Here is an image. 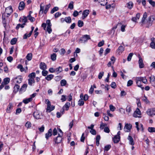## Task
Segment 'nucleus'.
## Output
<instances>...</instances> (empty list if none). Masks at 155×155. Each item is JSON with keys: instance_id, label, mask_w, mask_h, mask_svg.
<instances>
[{"instance_id": "nucleus-1", "label": "nucleus", "mask_w": 155, "mask_h": 155, "mask_svg": "<svg viewBox=\"0 0 155 155\" xmlns=\"http://www.w3.org/2000/svg\"><path fill=\"white\" fill-rule=\"evenodd\" d=\"M91 39L90 36L89 35H83L82 37L80 38L79 42L81 43H84L87 42L88 40Z\"/></svg>"}, {"instance_id": "nucleus-2", "label": "nucleus", "mask_w": 155, "mask_h": 155, "mask_svg": "<svg viewBox=\"0 0 155 155\" xmlns=\"http://www.w3.org/2000/svg\"><path fill=\"white\" fill-rule=\"evenodd\" d=\"M147 114L149 116L152 117L155 115V108L149 109L147 111Z\"/></svg>"}, {"instance_id": "nucleus-3", "label": "nucleus", "mask_w": 155, "mask_h": 155, "mask_svg": "<svg viewBox=\"0 0 155 155\" xmlns=\"http://www.w3.org/2000/svg\"><path fill=\"white\" fill-rule=\"evenodd\" d=\"M141 114V113L140 110L137 108L136 110L134 112L133 116L135 117H141L138 115H140Z\"/></svg>"}, {"instance_id": "nucleus-4", "label": "nucleus", "mask_w": 155, "mask_h": 155, "mask_svg": "<svg viewBox=\"0 0 155 155\" xmlns=\"http://www.w3.org/2000/svg\"><path fill=\"white\" fill-rule=\"evenodd\" d=\"M13 12L11 6H9L6 8L5 10V13L8 15L7 16L10 15Z\"/></svg>"}, {"instance_id": "nucleus-5", "label": "nucleus", "mask_w": 155, "mask_h": 155, "mask_svg": "<svg viewBox=\"0 0 155 155\" xmlns=\"http://www.w3.org/2000/svg\"><path fill=\"white\" fill-rule=\"evenodd\" d=\"M132 127V125L128 124H126L124 128V130L126 132H129L130 131Z\"/></svg>"}, {"instance_id": "nucleus-6", "label": "nucleus", "mask_w": 155, "mask_h": 155, "mask_svg": "<svg viewBox=\"0 0 155 155\" xmlns=\"http://www.w3.org/2000/svg\"><path fill=\"white\" fill-rule=\"evenodd\" d=\"M62 134H58V136L56 137V138L54 139V141L55 143H60L62 140Z\"/></svg>"}, {"instance_id": "nucleus-7", "label": "nucleus", "mask_w": 155, "mask_h": 155, "mask_svg": "<svg viewBox=\"0 0 155 155\" xmlns=\"http://www.w3.org/2000/svg\"><path fill=\"white\" fill-rule=\"evenodd\" d=\"M89 13V10H85L82 13L83 16L82 18V19H84L86 18L88 15Z\"/></svg>"}, {"instance_id": "nucleus-8", "label": "nucleus", "mask_w": 155, "mask_h": 155, "mask_svg": "<svg viewBox=\"0 0 155 155\" xmlns=\"http://www.w3.org/2000/svg\"><path fill=\"white\" fill-rule=\"evenodd\" d=\"M52 135V130L50 129L48 130V132L45 134V137L47 140H48L49 137H51Z\"/></svg>"}, {"instance_id": "nucleus-9", "label": "nucleus", "mask_w": 155, "mask_h": 155, "mask_svg": "<svg viewBox=\"0 0 155 155\" xmlns=\"http://www.w3.org/2000/svg\"><path fill=\"white\" fill-rule=\"evenodd\" d=\"M139 60L138 63L139 64V66L140 68H142L144 67V64L143 62V61L140 56L139 57Z\"/></svg>"}, {"instance_id": "nucleus-10", "label": "nucleus", "mask_w": 155, "mask_h": 155, "mask_svg": "<svg viewBox=\"0 0 155 155\" xmlns=\"http://www.w3.org/2000/svg\"><path fill=\"white\" fill-rule=\"evenodd\" d=\"M150 81L152 85L155 87V78L154 76L149 77Z\"/></svg>"}, {"instance_id": "nucleus-11", "label": "nucleus", "mask_w": 155, "mask_h": 155, "mask_svg": "<svg viewBox=\"0 0 155 155\" xmlns=\"http://www.w3.org/2000/svg\"><path fill=\"white\" fill-rule=\"evenodd\" d=\"M25 7V4L23 2H21L19 4L18 9L19 10H23Z\"/></svg>"}, {"instance_id": "nucleus-12", "label": "nucleus", "mask_w": 155, "mask_h": 155, "mask_svg": "<svg viewBox=\"0 0 155 155\" xmlns=\"http://www.w3.org/2000/svg\"><path fill=\"white\" fill-rule=\"evenodd\" d=\"M126 7L128 9H131L133 7L134 4L131 1L129 2L126 4Z\"/></svg>"}, {"instance_id": "nucleus-13", "label": "nucleus", "mask_w": 155, "mask_h": 155, "mask_svg": "<svg viewBox=\"0 0 155 155\" xmlns=\"http://www.w3.org/2000/svg\"><path fill=\"white\" fill-rule=\"evenodd\" d=\"M44 5L43 3H41L40 4V11H39V14H41V15L43 13V12H44Z\"/></svg>"}, {"instance_id": "nucleus-14", "label": "nucleus", "mask_w": 155, "mask_h": 155, "mask_svg": "<svg viewBox=\"0 0 155 155\" xmlns=\"http://www.w3.org/2000/svg\"><path fill=\"white\" fill-rule=\"evenodd\" d=\"M40 68L43 70H45L46 69V65L43 62H41L40 64Z\"/></svg>"}, {"instance_id": "nucleus-15", "label": "nucleus", "mask_w": 155, "mask_h": 155, "mask_svg": "<svg viewBox=\"0 0 155 155\" xmlns=\"http://www.w3.org/2000/svg\"><path fill=\"white\" fill-rule=\"evenodd\" d=\"M27 84H24L21 87L19 91L20 92H24L26 90V89L27 88Z\"/></svg>"}, {"instance_id": "nucleus-16", "label": "nucleus", "mask_w": 155, "mask_h": 155, "mask_svg": "<svg viewBox=\"0 0 155 155\" xmlns=\"http://www.w3.org/2000/svg\"><path fill=\"white\" fill-rule=\"evenodd\" d=\"M127 139L129 141V144L131 145H134V141L132 137L130 136H129Z\"/></svg>"}, {"instance_id": "nucleus-17", "label": "nucleus", "mask_w": 155, "mask_h": 155, "mask_svg": "<svg viewBox=\"0 0 155 155\" xmlns=\"http://www.w3.org/2000/svg\"><path fill=\"white\" fill-rule=\"evenodd\" d=\"M154 20V18L153 16H150L148 18L147 22L150 24H152L153 21Z\"/></svg>"}, {"instance_id": "nucleus-18", "label": "nucleus", "mask_w": 155, "mask_h": 155, "mask_svg": "<svg viewBox=\"0 0 155 155\" xmlns=\"http://www.w3.org/2000/svg\"><path fill=\"white\" fill-rule=\"evenodd\" d=\"M13 108V106L12 104L9 103L8 104L7 108V112L8 113H10L11 112V110Z\"/></svg>"}, {"instance_id": "nucleus-19", "label": "nucleus", "mask_w": 155, "mask_h": 155, "mask_svg": "<svg viewBox=\"0 0 155 155\" xmlns=\"http://www.w3.org/2000/svg\"><path fill=\"white\" fill-rule=\"evenodd\" d=\"M120 139V138L115 136L113 138V140L114 143H117L119 141Z\"/></svg>"}, {"instance_id": "nucleus-20", "label": "nucleus", "mask_w": 155, "mask_h": 155, "mask_svg": "<svg viewBox=\"0 0 155 155\" xmlns=\"http://www.w3.org/2000/svg\"><path fill=\"white\" fill-rule=\"evenodd\" d=\"M20 86L17 84H16L15 85L14 87L13 92L15 93H16L19 89Z\"/></svg>"}, {"instance_id": "nucleus-21", "label": "nucleus", "mask_w": 155, "mask_h": 155, "mask_svg": "<svg viewBox=\"0 0 155 155\" xmlns=\"http://www.w3.org/2000/svg\"><path fill=\"white\" fill-rule=\"evenodd\" d=\"M28 80V84L29 85L32 86L33 84H34L35 83V81L34 79L29 78Z\"/></svg>"}, {"instance_id": "nucleus-22", "label": "nucleus", "mask_w": 155, "mask_h": 155, "mask_svg": "<svg viewBox=\"0 0 155 155\" xmlns=\"http://www.w3.org/2000/svg\"><path fill=\"white\" fill-rule=\"evenodd\" d=\"M62 71V68L61 67H59L55 69V72H57V74L61 72Z\"/></svg>"}, {"instance_id": "nucleus-23", "label": "nucleus", "mask_w": 155, "mask_h": 155, "mask_svg": "<svg viewBox=\"0 0 155 155\" xmlns=\"http://www.w3.org/2000/svg\"><path fill=\"white\" fill-rule=\"evenodd\" d=\"M70 106V103L68 102L66 103L63 107L64 109L65 108L66 110H68Z\"/></svg>"}, {"instance_id": "nucleus-24", "label": "nucleus", "mask_w": 155, "mask_h": 155, "mask_svg": "<svg viewBox=\"0 0 155 155\" xmlns=\"http://www.w3.org/2000/svg\"><path fill=\"white\" fill-rule=\"evenodd\" d=\"M54 75L53 74H50L48 75L45 77V79L48 81H50L53 78Z\"/></svg>"}, {"instance_id": "nucleus-25", "label": "nucleus", "mask_w": 155, "mask_h": 155, "mask_svg": "<svg viewBox=\"0 0 155 155\" xmlns=\"http://www.w3.org/2000/svg\"><path fill=\"white\" fill-rule=\"evenodd\" d=\"M32 100L31 99V97H30L28 98L25 99H24L23 100V102L25 104H27L29 102H31Z\"/></svg>"}, {"instance_id": "nucleus-26", "label": "nucleus", "mask_w": 155, "mask_h": 155, "mask_svg": "<svg viewBox=\"0 0 155 155\" xmlns=\"http://www.w3.org/2000/svg\"><path fill=\"white\" fill-rule=\"evenodd\" d=\"M32 57V54L31 53H28L27 55L26 58L28 61L31 60Z\"/></svg>"}, {"instance_id": "nucleus-27", "label": "nucleus", "mask_w": 155, "mask_h": 155, "mask_svg": "<svg viewBox=\"0 0 155 155\" xmlns=\"http://www.w3.org/2000/svg\"><path fill=\"white\" fill-rule=\"evenodd\" d=\"M64 20L68 23H70L71 22V19L70 17H65Z\"/></svg>"}, {"instance_id": "nucleus-28", "label": "nucleus", "mask_w": 155, "mask_h": 155, "mask_svg": "<svg viewBox=\"0 0 155 155\" xmlns=\"http://www.w3.org/2000/svg\"><path fill=\"white\" fill-rule=\"evenodd\" d=\"M34 116L36 119H39L40 118V115L38 112H35L34 113Z\"/></svg>"}, {"instance_id": "nucleus-29", "label": "nucleus", "mask_w": 155, "mask_h": 155, "mask_svg": "<svg viewBox=\"0 0 155 155\" xmlns=\"http://www.w3.org/2000/svg\"><path fill=\"white\" fill-rule=\"evenodd\" d=\"M50 6L51 5L50 4H49L47 5L46 6L45 9L44 11V13L45 14H46L47 13Z\"/></svg>"}, {"instance_id": "nucleus-30", "label": "nucleus", "mask_w": 155, "mask_h": 155, "mask_svg": "<svg viewBox=\"0 0 155 155\" xmlns=\"http://www.w3.org/2000/svg\"><path fill=\"white\" fill-rule=\"evenodd\" d=\"M56 54L55 53H53L51 55V58L53 61H54L56 59Z\"/></svg>"}, {"instance_id": "nucleus-31", "label": "nucleus", "mask_w": 155, "mask_h": 155, "mask_svg": "<svg viewBox=\"0 0 155 155\" xmlns=\"http://www.w3.org/2000/svg\"><path fill=\"white\" fill-rule=\"evenodd\" d=\"M25 25V23H23L22 24H18L16 27V29L17 30H18L20 27H21V28H23L24 27Z\"/></svg>"}, {"instance_id": "nucleus-32", "label": "nucleus", "mask_w": 155, "mask_h": 155, "mask_svg": "<svg viewBox=\"0 0 155 155\" xmlns=\"http://www.w3.org/2000/svg\"><path fill=\"white\" fill-rule=\"evenodd\" d=\"M17 41V39L16 38H12L11 41L10 43L12 45H14L15 44Z\"/></svg>"}, {"instance_id": "nucleus-33", "label": "nucleus", "mask_w": 155, "mask_h": 155, "mask_svg": "<svg viewBox=\"0 0 155 155\" xmlns=\"http://www.w3.org/2000/svg\"><path fill=\"white\" fill-rule=\"evenodd\" d=\"M10 81V79L8 78H6L4 79V84L6 85L9 83Z\"/></svg>"}, {"instance_id": "nucleus-34", "label": "nucleus", "mask_w": 155, "mask_h": 155, "mask_svg": "<svg viewBox=\"0 0 155 155\" xmlns=\"http://www.w3.org/2000/svg\"><path fill=\"white\" fill-rule=\"evenodd\" d=\"M54 106H52L49 107V108L48 110V107L46 109V112H50L51 111L54 110Z\"/></svg>"}, {"instance_id": "nucleus-35", "label": "nucleus", "mask_w": 155, "mask_h": 155, "mask_svg": "<svg viewBox=\"0 0 155 155\" xmlns=\"http://www.w3.org/2000/svg\"><path fill=\"white\" fill-rule=\"evenodd\" d=\"M147 17V13L146 12L144 13L143 16L142 18V19L141 21V22L142 23H143L144 21L146 18Z\"/></svg>"}, {"instance_id": "nucleus-36", "label": "nucleus", "mask_w": 155, "mask_h": 155, "mask_svg": "<svg viewBox=\"0 0 155 155\" xmlns=\"http://www.w3.org/2000/svg\"><path fill=\"white\" fill-rule=\"evenodd\" d=\"M28 77L29 78H33L35 77V72H32L29 75Z\"/></svg>"}, {"instance_id": "nucleus-37", "label": "nucleus", "mask_w": 155, "mask_h": 155, "mask_svg": "<svg viewBox=\"0 0 155 155\" xmlns=\"http://www.w3.org/2000/svg\"><path fill=\"white\" fill-rule=\"evenodd\" d=\"M84 25L83 22L81 20H79L78 23V25L79 27H81L83 26Z\"/></svg>"}, {"instance_id": "nucleus-38", "label": "nucleus", "mask_w": 155, "mask_h": 155, "mask_svg": "<svg viewBox=\"0 0 155 155\" xmlns=\"http://www.w3.org/2000/svg\"><path fill=\"white\" fill-rule=\"evenodd\" d=\"M60 83L61 86H64L66 84L67 81L63 79L61 81Z\"/></svg>"}, {"instance_id": "nucleus-39", "label": "nucleus", "mask_w": 155, "mask_h": 155, "mask_svg": "<svg viewBox=\"0 0 155 155\" xmlns=\"http://www.w3.org/2000/svg\"><path fill=\"white\" fill-rule=\"evenodd\" d=\"M118 50L119 52L122 53L124 51V48L123 46L120 45L118 47Z\"/></svg>"}, {"instance_id": "nucleus-40", "label": "nucleus", "mask_w": 155, "mask_h": 155, "mask_svg": "<svg viewBox=\"0 0 155 155\" xmlns=\"http://www.w3.org/2000/svg\"><path fill=\"white\" fill-rule=\"evenodd\" d=\"M74 2L72 1L68 5V8L72 10L73 8Z\"/></svg>"}, {"instance_id": "nucleus-41", "label": "nucleus", "mask_w": 155, "mask_h": 155, "mask_svg": "<svg viewBox=\"0 0 155 155\" xmlns=\"http://www.w3.org/2000/svg\"><path fill=\"white\" fill-rule=\"evenodd\" d=\"M58 8L57 7H54L51 10V13L53 14L55 12L57 11L58 10Z\"/></svg>"}, {"instance_id": "nucleus-42", "label": "nucleus", "mask_w": 155, "mask_h": 155, "mask_svg": "<svg viewBox=\"0 0 155 155\" xmlns=\"http://www.w3.org/2000/svg\"><path fill=\"white\" fill-rule=\"evenodd\" d=\"M148 131L150 132H155V128L153 127H149L148 129Z\"/></svg>"}, {"instance_id": "nucleus-43", "label": "nucleus", "mask_w": 155, "mask_h": 155, "mask_svg": "<svg viewBox=\"0 0 155 155\" xmlns=\"http://www.w3.org/2000/svg\"><path fill=\"white\" fill-rule=\"evenodd\" d=\"M126 111L127 112L130 113L131 111V107L130 105H128L126 107Z\"/></svg>"}, {"instance_id": "nucleus-44", "label": "nucleus", "mask_w": 155, "mask_h": 155, "mask_svg": "<svg viewBox=\"0 0 155 155\" xmlns=\"http://www.w3.org/2000/svg\"><path fill=\"white\" fill-rule=\"evenodd\" d=\"M133 55V53H130L127 57V60L128 61H130L131 60L132 57Z\"/></svg>"}, {"instance_id": "nucleus-45", "label": "nucleus", "mask_w": 155, "mask_h": 155, "mask_svg": "<svg viewBox=\"0 0 155 155\" xmlns=\"http://www.w3.org/2000/svg\"><path fill=\"white\" fill-rule=\"evenodd\" d=\"M84 104V102L82 99H80L78 101V105L80 106L83 105Z\"/></svg>"}, {"instance_id": "nucleus-46", "label": "nucleus", "mask_w": 155, "mask_h": 155, "mask_svg": "<svg viewBox=\"0 0 155 155\" xmlns=\"http://www.w3.org/2000/svg\"><path fill=\"white\" fill-rule=\"evenodd\" d=\"M45 101L47 102L46 104H47V107H48V109L49 108V107L51 106V102L48 99H46Z\"/></svg>"}, {"instance_id": "nucleus-47", "label": "nucleus", "mask_w": 155, "mask_h": 155, "mask_svg": "<svg viewBox=\"0 0 155 155\" xmlns=\"http://www.w3.org/2000/svg\"><path fill=\"white\" fill-rule=\"evenodd\" d=\"M17 68L19 69L21 72H23L24 71V68L21 64L18 65L17 66Z\"/></svg>"}, {"instance_id": "nucleus-48", "label": "nucleus", "mask_w": 155, "mask_h": 155, "mask_svg": "<svg viewBox=\"0 0 155 155\" xmlns=\"http://www.w3.org/2000/svg\"><path fill=\"white\" fill-rule=\"evenodd\" d=\"M111 146L110 145H107L104 147V150L106 151H108L111 148Z\"/></svg>"}, {"instance_id": "nucleus-49", "label": "nucleus", "mask_w": 155, "mask_h": 155, "mask_svg": "<svg viewBox=\"0 0 155 155\" xmlns=\"http://www.w3.org/2000/svg\"><path fill=\"white\" fill-rule=\"evenodd\" d=\"M136 84H137V85L138 87H140L142 88V89H143L144 87L142 86V85L141 84V82H137L136 81Z\"/></svg>"}, {"instance_id": "nucleus-50", "label": "nucleus", "mask_w": 155, "mask_h": 155, "mask_svg": "<svg viewBox=\"0 0 155 155\" xmlns=\"http://www.w3.org/2000/svg\"><path fill=\"white\" fill-rule=\"evenodd\" d=\"M47 30L48 33H51L52 31V29L51 28V26H47Z\"/></svg>"}, {"instance_id": "nucleus-51", "label": "nucleus", "mask_w": 155, "mask_h": 155, "mask_svg": "<svg viewBox=\"0 0 155 155\" xmlns=\"http://www.w3.org/2000/svg\"><path fill=\"white\" fill-rule=\"evenodd\" d=\"M148 1L149 3L153 7L155 6V2L153 1L152 0H148Z\"/></svg>"}, {"instance_id": "nucleus-52", "label": "nucleus", "mask_w": 155, "mask_h": 155, "mask_svg": "<svg viewBox=\"0 0 155 155\" xmlns=\"http://www.w3.org/2000/svg\"><path fill=\"white\" fill-rule=\"evenodd\" d=\"M142 100L146 103H149V101L147 99V97L145 96L144 97L142 98Z\"/></svg>"}, {"instance_id": "nucleus-53", "label": "nucleus", "mask_w": 155, "mask_h": 155, "mask_svg": "<svg viewBox=\"0 0 155 155\" xmlns=\"http://www.w3.org/2000/svg\"><path fill=\"white\" fill-rule=\"evenodd\" d=\"M133 84V81L132 80H129L127 82V86L128 87L131 86Z\"/></svg>"}, {"instance_id": "nucleus-54", "label": "nucleus", "mask_w": 155, "mask_h": 155, "mask_svg": "<svg viewBox=\"0 0 155 155\" xmlns=\"http://www.w3.org/2000/svg\"><path fill=\"white\" fill-rule=\"evenodd\" d=\"M62 102H63L66 100V96L65 95H63L61 96V99Z\"/></svg>"}, {"instance_id": "nucleus-55", "label": "nucleus", "mask_w": 155, "mask_h": 155, "mask_svg": "<svg viewBox=\"0 0 155 155\" xmlns=\"http://www.w3.org/2000/svg\"><path fill=\"white\" fill-rule=\"evenodd\" d=\"M109 107L110 110L112 111H114L115 109V107L112 104L109 106Z\"/></svg>"}, {"instance_id": "nucleus-56", "label": "nucleus", "mask_w": 155, "mask_h": 155, "mask_svg": "<svg viewBox=\"0 0 155 155\" xmlns=\"http://www.w3.org/2000/svg\"><path fill=\"white\" fill-rule=\"evenodd\" d=\"M39 130L41 132H43L44 131L45 127L44 125H42L41 127L38 128Z\"/></svg>"}, {"instance_id": "nucleus-57", "label": "nucleus", "mask_w": 155, "mask_h": 155, "mask_svg": "<svg viewBox=\"0 0 155 155\" xmlns=\"http://www.w3.org/2000/svg\"><path fill=\"white\" fill-rule=\"evenodd\" d=\"M61 13L59 12H58L55 13L54 15V17L55 18L58 17L59 16L61 15Z\"/></svg>"}, {"instance_id": "nucleus-58", "label": "nucleus", "mask_w": 155, "mask_h": 155, "mask_svg": "<svg viewBox=\"0 0 155 155\" xmlns=\"http://www.w3.org/2000/svg\"><path fill=\"white\" fill-rule=\"evenodd\" d=\"M104 129V132L108 133L110 132V130L108 127H106Z\"/></svg>"}, {"instance_id": "nucleus-59", "label": "nucleus", "mask_w": 155, "mask_h": 155, "mask_svg": "<svg viewBox=\"0 0 155 155\" xmlns=\"http://www.w3.org/2000/svg\"><path fill=\"white\" fill-rule=\"evenodd\" d=\"M107 124L103 123L102 122L101 123L100 125V128L101 129H103L104 128V127L107 126Z\"/></svg>"}, {"instance_id": "nucleus-60", "label": "nucleus", "mask_w": 155, "mask_h": 155, "mask_svg": "<svg viewBox=\"0 0 155 155\" xmlns=\"http://www.w3.org/2000/svg\"><path fill=\"white\" fill-rule=\"evenodd\" d=\"M84 133H83L81 138V141L83 142H84L85 139V137H84Z\"/></svg>"}, {"instance_id": "nucleus-61", "label": "nucleus", "mask_w": 155, "mask_h": 155, "mask_svg": "<svg viewBox=\"0 0 155 155\" xmlns=\"http://www.w3.org/2000/svg\"><path fill=\"white\" fill-rule=\"evenodd\" d=\"M111 87L113 88H115L117 87V85L116 83L115 82H113L111 84Z\"/></svg>"}, {"instance_id": "nucleus-62", "label": "nucleus", "mask_w": 155, "mask_h": 155, "mask_svg": "<svg viewBox=\"0 0 155 155\" xmlns=\"http://www.w3.org/2000/svg\"><path fill=\"white\" fill-rule=\"evenodd\" d=\"M104 41L103 40H102V41L100 42L98 44V46L99 47H101L104 44Z\"/></svg>"}, {"instance_id": "nucleus-63", "label": "nucleus", "mask_w": 155, "mask_h": 155, "mask_svg": "<svg viewBox=\"0 0 155 155\" xmlns=\"http://www.w3.org/2000/svg\"><path fill=\"white\" fill-rule=\"evenodd\" d=\"M25 126L28 128L30 127L31 126V123L29 122H27L26 123Z\"/></svg>"}, {"instance_id": "nucleus-64", "label": "nucleus", "mask_w": 155, "mask_h": 155, "mask_svg": "<svg viewBox=\"0 0 155 155\" xmlns=\"http://www.w3.org/2000/svg\"><path fill=\"white\" fill-rule=\"evenodd\" d=\"M150 47L153 49H155V42H151L150 44Z\"/></svg>"}]
</instances>
